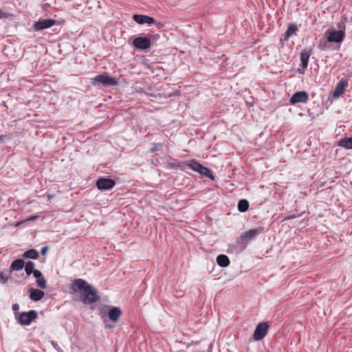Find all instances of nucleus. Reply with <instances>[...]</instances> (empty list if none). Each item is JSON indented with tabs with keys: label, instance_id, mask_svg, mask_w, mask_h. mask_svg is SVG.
I'll return each instance as SVG.
<instances>
[{
	"label": "nucleus",
	"instance_id": "1",
	"mask_svg": "<svg viewBox=\"0 0 352 352\" xmlns=\"http://www.w3.org/2000/svg\"><path fill=\"white\" fill-rule=\"evenodd\" d=\"M70 289L72 292L79 294L80 300L85 305H91L100 300L97 289L84 279L74 280Z\"/></svg>",
	"mask_w": 352,
	"mask_h": 352
},
{
	"label": "nucleus",
	"instance_id": "2",
	"mask_svg": "<svg viewBox=\"0 0 352 352\" xmlns=\"http://www.w3.org/2000/svg\"><path fill=\"white\" fill-rule=\"evenodd\" d=\"M263 232L262 228H257L255 229L250 230L247 232H243L241 236L239 241H238V245L241 250H243L245 248L248 243L250 241L254 239L256 236L261 234Z\"/></svg>",
	"mask_w": 352,
	"mask_h": 352
},
{
	"label": "nucleus",
	"instance_id": "3",
	"mask_svg": "<svg viewBox=\"0 0 352 352\" xmlns=\"http://www.w3.org/2000/svg\"><path fill=\"white\" fill-rule=\"evenodd\" d=\"M186 166L194 171L197 172L201 175L206 176L211 180L215 179V177L212 171L208 168L203 166L196 160H190Z\"/></svg>",
	"mask_w": 352,
	"mask_h": 352
},
{
	"label": "nucleus",
	"instance_id": "4",
	"mask_svg": "<svg viewBox=\"0 0 352 352\" xmlns=\"http://www.w3.org/2000/svg\"><path fill=\"white\" fill-rule=\"evenodd\" d=\"M91 83L94 86L99 84L104 86H116L118 82L115 77L108 75L107 73H103L91 79Z\"/></svg>",
	"mask_w": 352,
	"mask_h": 352
},
{
	"label": "nucleus",
	"instance_id": "5",
	"mask_svg": "<svg viewBox=\"0 0 352 352\" xmlns=\"http://www.w3.org/2000/svg\"><path fill=\"white\" fill-rule=\"evenodd\" d=\"M38 317V313L35 310L21 312L16 320L21 325H30Z\"/></svg>",
	"mask_w": 352,
	"mask_h": 352
},
{
	"label": "nucleus",
	"instance_id": "6",
	"mask_svg": "<svg viewBox=\"0 0 352 352\" xmlns=\"http://www.w3.org/2000/svg\"><path fill=\"white\" fill-rule=\"evenodd\" d=\"M269 324L267 322H263L258 323L252 335L250 338V340L259 341L262 340L267 333L269 329Z\"/></svg>",
	"mask_w": 352,
	"mask_h": 352
},
{
	"label": "nucleus",
	"instance_id": "7",
	"mask_svg": "<svg viewBox=\"0 0 352 352\" xmlns=\"http://www.w3.org/2000/svg\"><path fill=\"white\" fill-rule=\"evenodd\" d=\"M324 36L327 41L329 43H340L345 37V33L342 30L329 29L325 32Z\"/></svg>",
	"mask_w": 352,
	"mask_h": 352
},
{
	"label": "nucleus",
	"instance_id": "8",
	"mask_svg": "<svg viewBox=\"0 0 352 352\" xmlns=\"http://www.w3.org/2000/svg\"><path fill=\"white\" fill-rule=\"evenodd\" d=\"M133 45L137 50H146L151 47V38L148 36H137L133 41Z\"/></svg>",
	"mask_w": 352,
	"mask_h": 352
},
{
	"label": "nucleus",
	"instance_id": "9",
	"mask_svg": "<svg viewBox=\"0 0 352 352\" xmlns=\"http://www.w3.org/2000/svg\"><path fill=\"white\" fill-rule=\"evenodd\" d=\"M132 18L138 24L140 25L147 24L151 25L152 24H156L158 27L162 26L161 23L156 22L153 17L147 15L135 14L133 15Z\"/></svg>",
	"mask_w": 352,
	"mask_h": 352
},
{
	"label": "nucleus",
	"instance_id": "10",
	"mask_svg": "<svg viewBox=\"0 0 352 352\" xmlns=\"http://www.w3.org/2000/svg\"><path fill=\"white\" fill-rule=\"evenodd\" d=\"M96 185L100 190H109L115 186L116 182L109 177H100Z\"/></svg>",
	"mask_w": 352,
	"mask_h": 352
},
{
	"label": "nucleus",
	"instance_id": "11",
	"mask_svg": "<svg viewBox=\"0 0 352 352\" xmlns=\"http://www.w3.org/2000/svg\"><path fill=\"white\" fill-rule=\"evenodd\" d=\"M58 24V21L52 19H45L35 21L33 28L35 31H41L51 28Z\"/></svg>",
	"mask_w": 352,
	"mask_h": 352
},
{
	"label": "nucleus",
	"instance_id": "12",
	"mask_svg": "<svg viewBox=\"0 0 352 352\" xmlns=\"http://www.w3.org/2000/svg\"><path fill=\"white\" fill-rule=\"evenodd\" d=\"M311 54L310 50H302L300 53V67L301 68L298 69V73L300 74H304L305 69L307 68L309 57Z\"/></svg>",
	"mask_w": 352,
	"mask_h": 352
},
{
	"label": "nucleus",
	"instance_id": "13",
	"mask_svg": "<svg viewBox=\"0 0 352 352\" xmlns=\"http://www.w3.org/2000/svg\"><path fill=\"white\" fill-rule=\"evenodd\" d=\"M309 100L308 94L305 91H300L294 93L289 99L292 104L297 103H306Z\"/></svg>",
	"mask_w": 352,
	"mask_h": 352
},
{
	"label": "nucleus",
	"instance_id": "14",
	"mask_svg": "<svg viewBox=\"0 0 352 352\" xmlns=\"http://www.w3.org/2000/svg\"><path fill=\"white\" fill-rule=\"evenodd\" d=\"M122 315V311L120 307L111 306L108 310L107 316L110 323L115 324L118 322Z\"/></svg>",
	"mask_w": 352,
	"mask_h": 352
},
{
	"label": "nucleus",
	"instance_id": "15",
	"mask_svg": "<svg viewBox=\"0 0 352 352\" xmlns=\"http://www.w3.org/2000/svg\"><path fill=\"white\" fill-rule=\"evenodd\" d=\"M348 86V80L341 79L336 85L335 89L332 92L333 98H338L342 96Z\"/></svg>",
	"mask_w": 352,
	"mask_h": 352
},
{
	"label": "nucleus",
	"instance_id": "16",
	"mask_svg": "<svg viewBox=\"0 0 352 352\" xmlns=\"http://www.w3.org/2000/svg\"><path fill=\"white\" fill-rule=\"evenodd\" d=\"M110 307L111 306L106 305V306H103L102 307L99 309V315H100V318L102 319L103 322L105 325V327L109 329H113L116 327V324H113V323H110L107 318H108L107 313H108V310H109Z\"/></svg>",
	"mask_w": 352,
	"mask_h": 352
},
{
	"label": "nucleus",
	"instance_id": "17",
	"mask_svg": "<svg viewBox=\"0 0 352 352\" xmlns=\"http://www.w3.org/2000/svg\"><path fill=\"white\" fill-rule=\"evenodd\" d=\"M298 31L297 25L294 23H289L287 25V28L283 34V39L287 41L289 38L293 36L296 35Z\"/></svg>",
	"mask_w": 352,
	"mask_h": 352
},
{
	"label": "nucleus",
	"instance_id": "18",
	"mask_svg": "<svg viewBox=\"0 0 352 352\" xmlns=\"http://www.w3.org/2000/svg\"><path fill=\"white\" fill-rule=\"evenodd\" d=\"M29 292H30V294H29L30 298L32 300L35 301V302H37V301L41 300L45 295V293L43 291L38 289H35V288H31L29 290Z\"/></svg>",
	"mask_w": 352,
	"mask_h": 352
},
{
	"label": "nucleus",
	"instance_id": "19",
	"mask_svg": "<svg viewBox=\"0 0 352 352\" xmlns=\"http://www.w3.org/2000/svg\"><path fill=\"white\" fill-rule=\"evenodd\" d=\"M36 279L37 285L41 288L45 289L47 287V281L43 275V274L38 270H36L34 274L33 275Z\"/></svg>",
	"mask_w": 352,
	"mask_h": 352
},
{
	"label": "nucleus",
	"instance_id": "20",
	"mask_svg": "<svg viewBox=\"0 0 352 352\" xmlns=\"http://www.w3.org/2000/svg\"><path fill=\"white\" fill-rule=\"evenodd\" d=\"M25 265V261L23 259L17 258L14 260L10 265V272L12 271H20Z\"/></svg>",
	"mask_w": 352,
	"mask_h": 352
},
{
	"label": "nucleus",
	"instance_id": "21",
	"mask_svg": "<svg viewBox=\"0 0 352 352\" xmlns=\"http://www.w3.org/2000/svg\"><path fill=\"white\" fill-rule=\"evenodd\" d=\"M217 263L222 267H226L230 264V259L226 254H219L217 257Z\"/></svg>",
	"mask_w": 352,
	"mask_h": 352
},
{
	"label": "nucleus",
	"instance_id": "22",
	"mask_svg": "<svg viewBox=\"0 0 352 352\" xmlns=\"http://www.w3.org/2000/svg\"><path fill=\"white\" fill-rule=\"evenodd\" d=\"M338 145L346 149H352V136L350 138H343L338 142Z\"/></svg>",
	"mask_w": 352,
	"mask_h": 352
},
{
	"label": "nucleus",
	"instance_id": "23",
	"mask_svg": "<svg viewBox=\"0 0 352 352\" xmlns=\"http://www.w3.org/2000/svg\"><path fill=\"white\" fill-rule=\"evenodd\" d=\"M38 252L35 249H30L25 251L23 254L22 257L23 258H31L36 260L38 258Z\"/></svg>",
	"mask_w": 352,
	"mask_h": 352
},
{
	"label": "nucleus",
	"instance_id": "24",
	"mask_svg": "<svg viewBox=\"0 0 352 352\" xmlns=\"http://www.w3.org/2000/svg\"><path fill=\"white\" fill-rule=\"evenodd\" d=\"M35 265L34 263L32 261H28L26 263H25L24 268L25 273L28 276H30L31 274H34L36 270L34 269Z\"/></svg>",
	"mask_w": 352,
	"mask_h": 352
},
{
	"label": "nucleus",
	"instance_id": "25",
	"mask_svg": "<svg viewBox=\"0 0 352 352\" xmlns=\"http://www.w3.org/2000/svg\"><path fill=\"white\" fill-rule=\"evenodd\" d=\"M238 210L241 212H246L249 208V202L247 199H242L239 201L237 205Z\"/></svg>",
	"mask_w": 352,
	"mask_h": 352
},
{
	"label": "nucleus",
	"instance_id": "26",
	"mask_svg": "<svg viewBox=\"0 0 352 352\" xmlns=\"http://www.w3.org/2000/svg\"><path fill=\"white\" fill-rule=\"evenodd\" d=\"M10 272H0V283L1 284H6L10 278Z\"/></svg>",
	"mask_w": 352,
	"mask_h": 352
},
{
	"label": "nucleus",
	"instance_id": "27",
	"mask_svg": "<svg viewBox=\"0 0 352 352\" xmlns=\"http://www.w3.org/2000/svg\"><path fill=\"white\" fill-rule=\"evenodd\" d=\"M164 148V144L162 143H154L152 144L151 148L149 150L150 153H154L155 151H162Z\"/></svg>",
	"mask_w": 352,
	"mask_h": 352
},
{
	"label": "nucleus",
	"instance_id": "28",
	"mask_svg": "<svg viewBox=\"0 0 352 352\" xmlns=\"http://www.w3.org/2000/svg\"><path fill=\"white\" fill-rule=\"evenodd\" d=\"M19 305L17 303H14L12 306V309L14 312L15 319L16 318V317H18V315L21 314L20 312H19Z\"/></svg>",
	"mask_w": 352,
	"mask_h": 352
},
{
	"label": "nucleus",
	"instance_id": "29",
	"mask_svg": "<svg viewBox=\"0 0 352 352\" xmlns=\"http://www.w3.org/2000/svg\"><path fill=\"white\" fill-rule=\"evenodd\" d=\"M346 19V18L345 17L344 21H340L337 23V27L338 28V30H342L344 33H345V29H346V26H345Z\"/></svg>",
	"mask_w": 352,
	"mask_h": 352
},
{
	"label": "nucleus",
	"instance_id": "30",
	"mask_svg": "<svg viewBox=\"0 0 352 352\" xmlns=\"http://www.w3.org/2000/svg\"><path fill=\"white\" fill-rule=\"evenodd\" d=\"M8 17V14L0 9V19H6Z\"/></svg>",
	"mask_w": 352,
	"mask_h": 352
},
{
	"label": "nucleus",
	"instance_id": "31",
	"mask_svg": "<svg viewBox=\"0 0 352 352\" xmlns=\"http://www.w3.org/2000/svg\"><path fill=\"white\" fill-rule=\"evenodd\" d=\"M298 216H299L298 214H290V215H288L286 217H285V220L293 219L298 217Z\"/></svg>",
	"mask_w": 352,
	"mask_h": 352
},
{
	"label": "nucleus",
	"instance_id": "32",
	"mask_svg": "<svg viewBox=\"0 0 352 352\" xmlns=\"http://www.w3.org/2000/svg\"><path fill=\"white\" fill-rule=\"evenodd\" d=\"M147 36H148V37H150V38H151V39L157 40V38H159L160 35H159V34H154V35L149 34V35H148Z\"/></svg>",
	"mask_w": 352,
	"mask_h": 352
},
{
	"label": "nucleus",
	"instance_id": "33",
	"mask_svg": "<svg viewBox=\"0 0 352 352\" xmlns=\"http://www.w3.org/2000/svg\"><path fill=\"white\" fill-rule=\"evenodd\" d=\"M47 250H48L47 246H45V247L42 248L41 251V254L45 255L46 254Z\"/></svg>",
	"mask_w": 352,
	"mask_h": 352
},
{
	"label": "nucleus",
	"instance_id": "34",
	"mask_svg": "<svg viewBox=\"0 0 352 352\" xmlns=\"http://www.w3.org/2000/svg\"><path fill=\"white\" fill-rule=\"evenodd\" d=\"M51 344L54 346V349H56V350H58L59 346H58V344L55 341H52Z\"/></svg>",
	"mask_w": 352,
	"mask_h": 352
},
{
	"label": "nucleus",
	"instance_id": "35",
	"mask_svg": "<svg viewBox=\"0 0 352 352\" xmlns=\"http://www.w3.org/2000/svg\"><path fill=\"white\" fill-rule=\"evenodd\" d=\"M35 218H36V217H30V218H28V219H25V220H23V221H21L19 222V223H18V225H19V224L22 223L23 221H29V220H33V219H34Z\"/></svg>",
	"mask_w": 352,
	"mask_h": 352
},
{
	"label": "nucleus",
	"instance_id": "36",
	"mask_svg": "<svg viewBox=\"0 0 352 352\" xmlns=\"http://www.w3.org/2000/svg\"><path fill=\"white\" fill-rule=\"evenodd\" d=\"M324 46H325V43L324 44L322 43H320L319 45H318V47L320 50H324Z\"/></svg>",
	"mask_w": 352,
	"mask_h": 352
},
{
	"label": "nucleus",
	"instance_id": "37",
	"mask_svg": "<svg viewBox=\"0 0 352 352\" xmlns=\"http://www.w3.org/2000/svg\"><path fill=\"white\" fill-rule=\"evenodd\" d=\"M3 140V135H0V142Z\"/></svg>",
	"mask_w": 352,
	"mask_h": 352
}]
</instances>
